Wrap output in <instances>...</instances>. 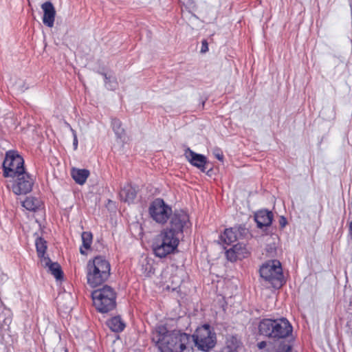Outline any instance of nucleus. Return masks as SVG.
<instances>
[{
	"instance_id": "obj_25",
	"label": "nucleus",
	"mask_w": 352,
	"mask_h": 352,
	"mask_svg": "<svg viewBox=\"0 0 352 352\" xmlns=\"http://www.w3.org/2000/svg\"><path fill=\"white\" fill-rule=\"evenodd\" d=\"M113 130L118 138H121L124 135V129L122 127V123L120 120L113 118L111 120Z\"/></svg>"
},
{
	"instance_id": "obj_8",
	"label": "nucleus",
	"mask_w": 352,
	"mask_h": 352,
	"mask_svg": "<svg viewBox=\"0 0 352 352\" xmlns=\"http://www.w3.org/2000/svg\"><path fill=\"white\" fill-rule=\"evenodd\" d=\"M3 176L9 177L25 171L24 160L16 151H8L3 162Z\"/></svg>"
},
{
	"instance_id": "obj_1",
	"label": "nucleus",
	"mask_w": 352,
	"mask_h": 352,
	"mask_svg": "<svg viewBox=\"0 0 352 352\" xmlns=\"http://www.w3.org/2000/svg\"><path fill=\"white\" fill-rule=\"evenodd\" d=\"M152 340L160 352H189L192 349L191 335L179 331L169 332L164 325L155 328Z\"/></svg>"
},
{
	"instance_id": "obj_18",
	"label": "nucleus",
	"mask_w": 352,
	"mask_h": 352,
	"mask_svg": "<svg viewBox=\"0 0 352 352\" xmlns=\"http://www.w3.org/2000/svg\"><path fill=\"white\" fill-rule=\"evenodd\" d=\"M89 175V171L87 169L73 168L72 176L74 181L80 185L85 183Z\"/></svg>"
},
{
	"instance_id": "obj_30",
	"label": "nucleus",
	"mask_w": 352,
	"mask_h": 352,
	"mask_svg": "<svg viewBox=\"0 0 352 352\" xmlns=\"http://www.w3.org/2000/svg\"><path fill=\"white\" fill-rule=\"evenodd\" d=\"M208 50V43L206 40H204L202 41V47H201V52L202 53H205Z\"/></svg>"
},
{
	"instance_id": "obj_21",
	"label": "nucleus",
	"mask_w": 352,
	"mask_h": 352,
	"mask_svg": "<svg viewBox=\"0 0 352 352\" xmlns=\"http://www.w3.org/2000/svg\"><path fill=\"white\" fill-rule=\"evenodd\" d=\"M82 245L80 248V252L82 254H86L85 251L83 250V248L85 250H88L90 248L91 243H92V234L89 232H83L81 235Z\"/></svg>"
},
{
	"instance_id": "obj_16",
	"label": "nucleus",
	"mask_w": 352,
	"mask_h": 352,
	"mask_svg": "<svg viewBox=\"0 0 352 352\" xmlns=\"http://www.w3.org/2000/svg\"><path fill=\"white\" fill-rule=\"evenodd\" d=\"M120 197L122 201L129 204L132 203L137 195V191L131 184L125 185L120 190Z\"/></svg>"
},
{
	"instance_id": "obj_24",
	"label": "nucleus",
	"mask_w": 352,
	"mask_h": 352,
	"mask_svg": "<svg viewBox=\"0 0 352 352\" xmlns=\"http://www.w3.org/2000/svg\"><path fill=\"white\" fill-rule=\"evenodd\" d=\"M221 239L226 244L230 245L236 241V234L232 228L226 229L223 234L221 235Z\"/></svg>"
},
{
	"instance_id": "obj_10",
	"label": "nucleus",
	"mask_w": 352,
	"mask_h": 352,
	"mask_svg": "<svg viewBox=\"0 0 352 352\" xmlns=\"http://www.w3.org/2000/svg\"><path fill=\"white\" fill-rule=\"evenodd\" d=\"M170 219L169 226L165 230L170 231L175 236L180 239L183 236L184 231L190 225L188 214L183 210L175 211L172 214Z\"/></svg>"
},
{
	"instance_id": "obj_5",
	"label": "nucleus",
	"mask_w": 352,
	"mask_h": 352,
	"mask_svg": "<svg viewBox=\"0 0 352 352\" xmlns=\"http://www.w3.org/2000/svg\"><path fill=\"white\" fill-rule=\"evenodd\" d=\"M179 239L165 229L155 237L153 249L156 256L164 258L177 249Z\"/></svg>"
},
{
	"instance_id": "obj_27",
	"label": "nucleus",
	"mask_w": 352,
	"mask_h": 352,
	"mask_svg": "<svg viewBox=\"0 0 352 352\" xmlns=\"http://www.w3.org/2000/svg\"><path fill=\"white\" fill-rule=\"evenodd\" d=\"M276 352H292V346L288 343H280L277 347Z\"/></svg>"
},
{
	"instance_id": "obj_11",
	"label": "nucleus",
	"mask_w": 352,
	"mask_h": 352,
	"mask_svg": "<svg viewBox=\"0 0 352 352\" xmlns=\"http://www.w3.org/2000/svg\"><path fill=\"white\" fill-rule=\"evenodd\" d=\"M15 178L12 189L16 195H25L30 192L34 184V179L25 170L12 177Z\"/></svg>"
},
{
	"instance_id": "obj_34",
	"label": "nucleus",
	"mask_w": 352,
	"mask_h": 352,
	"mask_svg": "<svg viewBox=\"0 0 352 352\" xmlns=\"http://www.w3.org/2000/svg\"><path fill=\"white\" fill-rule=\"evenodd\" d=\"M349 231H352V220L349 225Z\"/></svg>"
},
{
	"instance_id": "obj_23",
	"label": "nucleus",
	"mask_w": 352,
	"mask_h": 352,
	"mask_svg": "<svg viewBox=\"0 0 352 352\" xmlns=\"http://www.w3.org/2000/svg\"><path fill=\"white\" fill-rule=\"evenodd\" d=\"M241 245L237 244L234 245L232 248L227 250L226 252V255L228 260L231 262H234L240 258L241 252H240Z\"/></svg>"
},
{
	"instance_id": "obj_7",
	"label": "nucleus",
	"mask_w": 352,
	"mask_h": 352,
	"mask_svg": "<svg viewBox=\"0 0 352 352\" xmlns=\"http://www.w3.org/2000/svg\"><path fill=\"white\" fill-rule=\"evenodd\" d=\"M260 275L274 287H280L283 284V274L280 263L277 260L269 261L260 268Z\"/></svg>"
},
{
	"instance_id": "obj_29",
	"label": "nucleus",
	"mask_w": 352,
	"mask_h": 352,
	"mask_svg": "<svg viewBox=\"0 0 352 352\" xmlns=\"http://www.w3.org/2000/svg\"><path fill=\"white\" fill-rule=\"evenodd\" d=\"M170 278L172 279V284H173L172 287H173V289H175L176 287L179 285V284L181 283V280L176 276H172Z\"/></svg>"
},
{
	"instance_id": "obj_2",
	"label": "nucleus",
	"mask_w": 352,
	"mask_h": 352,
	"mask_svg": "<svg viewBox=\"0 0 352 352\" xmlns=\"http://www.w3.org/2000/svg\"><path fill=\"white\" fill-rule=\"evenodd\" d=\"M86 270L87 284L93 288L102 285L111 274L110 263L102 256H97L89 260Z\"/></svg>"
},
{
	"instance_id": "obj_15",
	"label": "nucleus",
	"mask_w": 352,
	"mask_h": 352,
	"mask_svg": "<svg viewBox=\"0 0 352 352\" xmlns=\"http://www.w3.org/2000/svg\"><path fill=\"white\" fill-rule=\"evenodd\" d=\"M41 263L44 267H48V271L57 279L63 278V273L60 265L58 263H53L49 257H43Z\"/></svg>"
},
{
	"instance_id": "obj_19",
	"label": "nucleus",
	"mask_w": 352,
	"mask_h": 352,
	"mask_svg": "<svg viewBox=\"0 0 352 352\" xmlns=\"http://www.w3.org/2000/svg\"><path fill=\"white\" fill-rule=\"evenodd\" d=\"M107 326L113 332H121L125 328V323L122 320L120 316H115L107 322Z\"/></svg>"
},
{
	"instance_id": "obj_17",
	"label": "nucleus",
	"mask_w": 352,
	"mask_h": 352,
	"mask_svg": "<svg viewBox=\"0 0 352 352\" xmlns=\"http://www.w3.org/2000/svg\"><path fill=\"white\" fill-rule=\"evenodd\" d=\"M241 344L240 340L235 336H229L226 338L225 346L219 352H235Z\"/></svg>"
},
{
	"instance_id": "obj_22",
	"label": "nucleus",
	"mask_w": 352,
	"mask_h": 352,
	"mask_svg": "<svg viewBox=\"0 0 352 352\" xmlns=\"http://www.w3.org/2000/svg\"><path fill=\"white\" fill-rule=\"evenodd\" d=\"M36 248L38 256L41 258V261L45 256V253L47 250V242L41 237H38L35 241Z\"/></svg>"
},
{
	"instance_id": "obj_31",
	"label": "nucleus",
	"mask_w": 352,
	"mask_h": 352,
	"mask_svg": "<svg viewBox=\"0 0 352 352\" xmlns=\"http://www.w3.org/2000/svg\"><path fill=\"white\" fill-rule=\"evenodd\" d=\"M72 132H73V135H74L73 145H74V149L76 150L78 147V139H77V136L76 134V131L72 130Z\"/></svg>"
},
{
	"instance_id": "obj_33",
	"label": "nucleus",
	"mask_w": 352,
	"mask_h": 352,
	"mask_svg": "<svg viewBox=\"0 0 352 352\" xmlns=\"http://www.w3.org/2000/svg\"><path fill=\"white\" fill-rule=\"evenodd\" d=\"M282 220H283V221H284V223H282V221H280V224H281V226L283 227V226H285V223H286V220H285V218H283V217L282 218Z\"/></svg>"
},
{
	"instance_id": "obj_3",
	"label": "nucleus",
	"mask_w": 352,
	"mask_h": 352,
	"mask_svg": "<svg viewBox=\"0 0 352 352\" xmlns=\"http://www.w3.org/2000/svg\"><path fill=\"white\" fill-rule=\"evenodd\" d=\"M292 330V326L285 318H264L260 321L258 324L259 333L274 340L288 337Z\"/></svg>"
},
{
	"instance_id": "obj_4",
	"label": "nucleus",
	"mask_w": 352,
	"mask_h": 352,
	"mask_svg": "<svg viewBox=\"0 0 352 352\" xmlns=\"http://www.w3.org/2000/svg\"><path fill=\"white\" fill-rule=\"evenodd\" d=\"M94 305L100 313H108L116 307V292L109 285H105L91 293Z\"/></svg>"
},
{
	"instance_id": "obj_9",
	"label": "nucleus",
	"mask_w": 352,
	"mask_h": 352,
	"mask_svg": "<svg viewBox=\"0 0 352 352\" xmlns=\"http://www.w3.org/2000/svg\"><path fill=\"white\" fill-rule=\"evenodd\" d=\"M148 212L151 217L160 224L166 223L173 214L172 208L160 198L151 202Z\"/></svg>"
},
{
	"instance_id": "obj_20",
	"label": "nucleus",
	"mask_w": 352,
	"mask_h": 352,
	"mask_svg": "<svg viewBox=\"0 0 352 352\" xmlns=\"http://www.w3.org/2000/svg\"><path fill=\"white\" fill-rule=\"evenodd\" d=\"M42 205L41 201L34 197H28L22 202V206L30 211H36L39 209Z\"/></svg>"
},
{
	"instance_id": "obj_14",
	"label": "nucleus",
	"mask_w": 352,
	"mask_h": 352,
	"mask_svg": "<svg viewBox=\"0 0 352 352\" xmlns=\"http://www.w3.org/2000/svg\"><path fill=\"white\" fill-rule=\"evenodd\" d=\"M273 214L267 210H260L255 214V221L259 228L268 227L272 224Z\"/></svg>"
},
{
	"instance_id": "obj_6",
	"label": "nucleus",
	"mask_w": 352,
	"mask_h": 352,
	"mask_svg": "<svg viewBox=\"0 0 352 352\" xmlns=\"http://www.w3.org/2000/svg\"><path fill=\"white\" fill-rule=\"evenodd\" d=\"M192 345L202 351H209L217 343V336L213 329L209 324H204L198 327L191 336Z\"/></svg>"
},
{
	"instance_id": "obj_13",
	"label": "nucleus",
	"mask_w": 352,
	"mask_h": 352,
	"mask_svg": "<svg viewBox=\"0 0 352 352\" xmlns=\"http://www.w3.org/2000/svg\"><path fill=\"white\" fill-rule=\"evenodd\" d=\"M43 11V23L49 28H52L54 24L56 10L50 1H46L41 5Z\"/></svg>"
},
{
	"instance_id": "obj_26",
	"label": "nucleus",
	"mask_w": 352,
	"mask_h": 352,
	"mask_svg": "<svg viewBox=\"0 0 352 352\" xmlns=\"http://www.w3.org/2000/svg\"><path fill=\"white\" fill-rule=\"evenodd\" d=\"M102 75L104 78L105 86L108 89L114 90L118 86V82L115 78L108 76L107 74L102 73Z\"/></svg>"
},
{
	"instance_id": "obj_12",
	"label": "nucleus",
	"mask_w": 352,
	"mask_h": 352,
	"mask_svg": "<svg viewBox=\"0 0 352 352\" xmlns=\"http://www.w3.org/2000/svg\"><path fill=\"white\" fill-rule=\"evenodd\" d=\"M186 158L194 166L197 167L202 172L206 171V164L207 163L206 157L192 151L190 148H187L184 153Z\"/></svg>"
},
{
	"instance_id": "obj_28",
	"label": "nucleus",
	"mask_w": 352,
	"mask_h": 352,
	"mask_svg": "<svg viewBox=\"0 0 352 352\" xmlns=\"http://www.w3.org/2000/svg\"><path fill=\"white\" fill-rule=\"evenodd\" d=\"M213 155L215 156L217 159H218L220 161H223V155L221 149L216 148L213 150Z\"/></svg>"
},
{
	"instance_id": "obj_32",
	"label": "nucleus",
	"mask_w": 352,
	"mask_h": 352,
	"mask_svg": "<svg viewBox=\"0 0 352 352\" xmlns=\"http://www.w3.org/2000/svg\"><path fill=\"white\" fill-rule=\"evenodd\" d=\"M267 346V342L265 341H261L257 344V346L259 349H263Z\"/></svg>"
}]
</instances>
